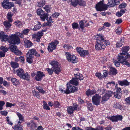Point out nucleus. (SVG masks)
I'll return each instance as SVG.
<instances>
[{
  "instance_id": "obj_64",
  "label": "nucleus",
  "mask_w": 130,
  "mask_h": 130,
  "mask_svg": "<svg viewBox=\"0 0 130 130\" xmlns=\"http://www.w3.org/2000/svg\"><path fill=\"white\" fill-rule=\"evenodd\" d=\"M72 130H83V129L80 128L78 126H75L73 127Z\"/></svg>"
},
{
  "instance_id": "obj_25",
  "label": "nucleus",
  "mask_w": 130,
  "mask_h": 130,
  "mask_svg": "<svg viewBox=\"0 0 130 130\" xmlns=\"http://www.w3.org/2000/svg\"><path fill=\"white\" fill-rule=\"evenodd\" d=\"M117 70L115 68L111 67L109 72V74L110 75H116L117 73Z\"/></svg>"
},
{
  "instance_id": "obj_63",
  "label": "nucleus",
  "mask_w": 130,
  "mask_h": 130,
  "mask_svg": "<svg viewBox=\"0 0 130 130\" xmlns=\"http://www.w3.org/2000/svg\"><path fill=\"white\" fill-rule=\"evenodd\" d=\"M126 4L125 3H122L119 6V8H124L126 6Z\"/></svg>"
},
{
  "instance_id": "obj_40",
  "label": "nucleus",
  "mask_w": 130,
  "mask_h": 130,
  "mask_svg": "<svg viewBox=\"0 0 130 130\" xmlns=\"http://www.w3.org/2000/svg\"><path fill=\"white\" fill-rule=\"evenodd\" d=\"M10 51L13 53H14L18 49L17 46L13 45H11L10 47Z\"/></svg>"
},
{
  "instance_id": "obj_61",
  "label": "nucleus",
  "mask_w": 130,
  "mask_h": 130,
  "mask_svg": "<svg viewBox=\"0 0 130 130\" xmlns=\"http://www.w3.org/2000/svg\"><path fill=\"white\" fill-rule=\"evenodd\" d=\"M29 29H26L24 30L22 32V33L25 35L27 34L28 33L29 31Z\"/></svg>"
},
{
  "instance_id": "obj_39",
  "label": "nucleus",
  "mask_w": 130,
  "mask_h": 130,
  "mask_svg": "<svg viewBox=\"0 0 130 130\" xmlns=\"http://www.w3.org/2000/svg\"><path fill=\"white\" fill-rule=\"evenodd\" d=\"M78 0H71V5L74 7L78 4Z\"/></svg>"
},
{
  "instance_id": "obj_57",
  "label": "nucleus",
  "mask_w": 130,
  "mask_h": 130,
  "mask_svg": "<svg viewBox=\"0 0 130 130\" xmlns=\"http://www.w3.org/2000/svg\"><path fill=\"white\" fill-rule=\"evenodd\" d=\"M0 49L3 52L5 53L7 52L8 50V49L7 47H4L3 46H1L0 48Z\"/></svg>"
},
{
  "instance_id": "obj_22",
  "label": "nucleus",
  "mask_w": 130,
  "mask_h": 130,
  "mask_svg": "<svg viewBox=\"0 0 130 130\" xmlns=\"http://www.w3.org/2000/svg\"><path fill=\"white\" fill-rule=\"evenodd\" d=\"M118 84L121 86H127L130 84V82L127 81L126 80L123 81H118Z\"/></svg>"
},
{
  "instance_id": "obj_46",
  "label": "nucleus",
  "mask_w": 130,
  "mask_h": 130,
  "mask_svg": "<svg viewBox=\"0 0 130 130\" xmlns=\"http://www.w3.org/2000/svg\"><path fill=\"white\" fill-rule=\"evenodd\" d=\"M17 115L19 117L20 120L19 121L20 122V121H23V117L21 113L19 112H17Z\"/></svg>"
},
{
  "instance_id": "obj_38",
  "label": "nucleus",
  "mask_w": 130,
  "mask_h": 130,
  "mask_svg": "<svg viewBox=\"0 0 130 130\" xmlns=\"http://www.w3.org/2000/svg\"><path fill=\"white\" fill-rule=\"evenodd\" d=\"M41 26L40 23L38 22L37 24L35 25L33 29L34 30L36 31L39 29L41 27Z\"/></svg>"
},
{
  "instance_id": "obj_58",
  "label": "nucleus",
  "mask_w": 130,
  "mask_h": 130,
  "mask_svg": "<svg viewBox=\"0 0 130 130\" xmlns=\"http://www.w3.org/2000/svg\"><path fill=\"white\" fill-rule=\"evenodd\" d=\"M96 76L99 79H101L103 78V76L100 73H96Z\"/></svg>"
},
{
  "instance_id": "obj_19",
  "label": "nucleus",
  "mask_w": 130,
  "mask_h": 130,
  "mask_svg": "<svg viewBox=\"0 0 130 130\" xmlns=\"http://www.w3.org/2000/svg\"><path fill=\"white\" fill-rule=\"evenodd\" d=\"M45 76L43 72L40 71H38L37 75L35 77V79L37 81H40L42 77Z\"/></svg>"
},
{
  "instance_id": "obj_27",
  "label": "nucleus",
  "mask_w": 130,
  "mask_h": 130,
  "mask_svg": "<svg viewBox=\"0 0 130 130\" xmlns=\"http://www.w3.org/2000/svg\"><path fill=\"white\" fill-rule=\"evenodd\" d=\"M96 93V91L95 90H91L89 89L86 91V94L88 96L94 94Z\"/></svg>"
},
{
  "instance_id": "obj_37",
  "label": "nucleus",
  "mask_w": 130,
  "mask_h": 130,
  "mask_svg": "<svg viewBox=\"0 0 130 130\" xmlns=\"http://www.w3.org/2000/svg\"><path fill=\"white\" fill-rule=\"evenodd\" d=\"M122 93L119 92H115L114 93V95L115 97L118 99H120L121 98Z\"/></svg>"
},
{
  "instance_id": "obj_20",
  "label": "nucleus",
  "mask_w": 130,
  "mask_h": 130,
  "mask_svg": "<svg viewBox=\"0 0 130 130\" xmlns=\"http://www.w3.org/2000/svg\"><path fill=\"white\" fill-rule=\"evenodd\" d=\"M97 36L98 37H97L98 38H99V39H100V40L104 41V43L107 46L110 44V42L108 41H104V39L103 38V36L102 34H97Z\"/></svg>"
},
{
  "instance_id": "obj_21",
  "label": "nucleus",
  "mask_w": 130,
  "mask_h": 130,
  "mask_svg": "<svg viewBox=\"0 0 130 130\" xmlns=\"http://www.w3.org/2000/svg\"><path fill=\"white\" fill-rule=\"evenodd\" d=\"M9 22H8V21H4V22L3 24L5 27V30L6 32L9 31L10 30L11 24Z\"/></svg>"
},
{
  "instance_id": "obj_53",
  "label": "nucleus",
  "mask_w": 130,
  "mask_h": 130,
  "mask_svg": "<svg viewBox=\"0 0 130 130\" xmlns=\"http://www.w3.org/2000/svg\"><path fill=\"white\" fill-rule=\"evenodd\" d=\"M59 90L63 93H66V94H68L67 93V89L66 90L65 89L63 88L60 87L59 88Z\"/></svg>"
},
{
  "instance_id": "obj_31",
  "label": "nucleus",
  "mask_w": 130,
  "mask_h": 130,
  "mask_svg": "<svg viewBox=\"0 0 130 130\" xmlns=\"http://www.w3.org/2000/svg\"><path fill=\"white\" fill-rule=\"evenodd\" d=\"M124 39L123 38H122L121 40L116 44V46L117 47H121L123 44L124 42Z\"/></svg>"
},
{
  "instance_id": "obj_12",
  "label": "nucleus",
  "mask_w": 130,
  "mask_h": 130,
  "mask_svg": "<svg viewBox=\"0 0 130 130\" xmlns=\"http://www.w3.org/2000/svg\"><path fill=\"white\" fill-rule=\"evenodd\" d=\"M37 15L40 16L41 19L43 21H44L45 19V17L47 16L46 13H45L41 9L39 8L38 9L37 11Z\"/></svg>"
},
{
  "instance_id": "obj_15",
  "label": "nucleus",
  "mask_w": 130,
  "mask_h": 130,
  "mask_svg": "<svg viewBox=\"0 0 130 130\" xmlns=\"http://www.w3.org/2000/svg\"><path fill=\"white\" fill-rule=\"evenodd\" d=\"M43 34L42 32H38L37 34H34L32 35V38L36 41L39 42L40 39L43 35Z\"/></svg>"
},
{
  "instance_id": "obj_4",
  "label": "nucleus",
  "mask_w": 130,
  "mask_h": 130,
  "mask_svg": "<svg viewBox=\"0 0 130 130\" xmlns=\"http://www.w3.org/2000/svg\"><path fill=\"white\" fill-rule=\"evenodd\" d=\"M104 0L100 1L96 5L95 8L97 11H105L107 8V6L103 3Z\"/></svg>"
},
{
  "instance_id": "obj_60",
  "label": "nucleus",
  "mask_w": 130,
  "mask_h": 130,
  "mask_svg": "<svg viewBox=\"0 0 130 130\" xmlns=\"http://www.w3.org/2000/svg\"><path fill=\"white\" fill-rule=\"evenodd\" d=\"M119 62H120L119 61ZM115 66L117 67H119L120 65V62H119L117 60H115L113 62Z\"/></svg>"
},
{
  "instance_id": "obj_6",
  "label": "nucleus",
  "mask_w": 130,
  "mask_h": 130,
  "mask_svg": "<svg viewBox=\"0 0 130 130\" xmlns=\"http://www.w3.org/2000/svg\"><path fill=\"white\" fill-rule=\"evenodd\" d=\"M66 55L67 59L69 61L75 63H76L77 61V59L76 57L73 54H70L69 52H66Z\"/></svg>"
},
{
  "instance_id": "obj_28",
  "label": "nucleus",
  "mask_w": 130,
  "mask_h": 130,
  "mask_svg": "<svg viewBox=\"0 0 130 130\" xmlns=\"http://www.w3.org/2000/svg\"><path fill=\"white\" fill-rule=\"evenodd\" d=\"M21 122L19 121L18 124L13 128L15 130H23L22 126L20 125Z\"/></svg>"
},
{
  "instance_id": "obj_7",
  "label": "nucleus",
  "mask_w": 130,
  "mask_h": 130,
  "mask_svg": "<svg viewBox=\"0 0 130 130\" xmlns=\"http://www.w3.org/2000/svg\"><path fill=\"white\" fill-rule=\"evenodd\" d=\"M76 50L77 52L82 57H85L86 56L88 55L89 52L88 50H83V49L80 47H77Z\"/></svg>"
},
{
  "instance_id": "obj_42",
  "label": "nucleus",
  "mask_w": 130,
  "mask_h": 130,
  "mask_svg": "<svg viewBox=\"0 0 130 130\" xmlns=\"http://www.w3.org/2000/svg\"><path fill=\"white\" fill-rule=\"evenodd\" d=\"M14 24L16 26L18 27H21L22 25V22L19 20L15 21L14 22Z\"/></svg>"
},
{
  "instance_id": "obj_17",
  "label": "nucleus",
  "mask_w": 130,
  "mask_h": 130,
  "mask_svg": "<svg viewBox=\"0 0 130 130\" xmlns=\"http://www.w3.org/2000/svg\"><path fill=\"white\" fill-rule=\"evenodd\" d=\"M119 3L120 2L118 0H109L107 5L109 7H112L119 4Z\"/></svg>"
},
{
  "instance_id": "obj_48",
  "label": "nucleus",
  "mask_w": 130,
  "mask_h": 130,
  "mask_svg": "<svg viewBox=\"0 0 130 130\" xmlns=\"http://www.w3.org/2000/svg\"><path fill=\"white\" fill-rule=\"evenodd\" d=\"M36 89L37 90L40 92L42 93V94H44L45 93V92L43 90L41 87H36Z\"/></svg>"
},
{
  "instance_id": "obj_34",
  "label": "nucleus",
  "mask_w": 130,
  "mask_h": 130,
  "mask_svg": "<svg viewBox=\"0 0 130 130\" xmlns=\"http://www.w3.org/2000/svg\"><path fill=\"white\" fill-rule=\"evenodd\" d=\"M13 14L11 12H8L7 14V19L9 22H11L12 21V17Z\"/></svg>"
},
{
  "instance_id": "obj_49",
  "label": "nucleus",
  "mask_w": 130,
  "mask_h": 130,
  "mask_svg": "<svg viewBox=\"0 0 130 130\" xmlns=\"http://www.w3.org/2000/svg\"><path fill=\"white\" fill-rule=\"evenodd\" d=\"M32 93L33 95L34 96H36L38 99L40 98V97L39 95V93L38 92L36 91L35 90H34L32 91Z\"/></svg>"
},
{
  "instance_id": "obj_45",
  "label": "nucleus",
  "mask_w": 130,
  "mask_h": 130,
  "mask_svg": "<svg viewBox=\"0 0 130 130\" xmlns=\"http://www.w3.org/2000/svg\"><path fill=\"white\" fill-rule=\"evenodd\" d=\"M45 11L47 12H49L51 9V7L48 5L45 6L43 8Z\"/></svg>"
},
{
  "instance_id": "obj_33",
  "label": "nucleus",
  "mask_w": 130,
  "mask_h": 130,
  "mask_svg": "<svg viewBox=\"0 0 130 130\" xmlns=\"http://www.w3.org/2000/svg\"><path fill=\"white\" fill-rule=\"evenodd\" d=\"M11 67L13 68H15L18 67L19 64L15 62L12 61L10 63Z\"/></svg>"
},
{
  "instance_id": "obj_11",
  "label": "nucleus",
  "mask_w": 130,
  "mask_h": 130,
  "mask_svg": "<svg viewBox=\"0 0 130 130\" xmlns=\"http://www.w3.org/2000/svg\"><path fill=\"white\" fill-rule=\"evenodd\" d=\"M2 5L4 8L8 9L13 7L14 4L12 2H10L8 0H4L2 3Z\"/></svg>"
},
{
  "instance_id": "obj_16",
  "label": "nucleus",
  "mask_w": 130,
  "mask_h": 130,
  "mask_svg": "<svg viewBox=\"0 0 130 130\" xmlns=\"http://www.w3.org/2000/svg\"><path fill=\"white\" fill-rule=\"evenodd\" d=\"M77 105L75 103L73 104L72 106H70L67 108V111L69 114H72L73 111L75 110H76L77 109Z\"/></svg>"
},
{
  "instance_id": "obj_55",
  "label": "nucleus",
  "mask_w": 130,
  "mask_h": 130,
  "mask_svg": "<svg viewBox=\"0 0 130 130\" xmlns=\"http://www.w3.org/2000/svg\"><path fill=\"white\" fill-rule=\"evenodd\" d=\"M88 108L89 110L91 111L93 110V107L92 104L91 103H87Z\"/></svg>"
},
{
  "instance_id": "obj_29",
  "label": "nucleus",
  "mask_w": 130,
  "mask_h": 130,
  "mask_svg": "<svg viewBox=\"0 0 130 130\" xmlns=\"http://www.w3.org/2000/svg\"><path fill=\"white\" fill-rule=\"evenodd\" d=\"M78 26V29H83L85 27L84 20H82L79 21Z\"/></svg>"
},
{
  "instance_id": "obj_3",
  "label": "nucleus",
  "mask_w": 130,
  "mask_h": 130,
  "mask_svg": "<svg viewBox=\"0 0 130 130\" xmlns=\"http://www.w3.org/2000/svg\"><path fill=\"white\" fill-rule=\"evenodd\" d=\"M16 72L17 75L21 78L28 81L29 80V75L27 72L24 73L23 70L21 68H19L17 70Z\"/></svg>"
},
{
  "instance_id": "obj_18",
  "label": "nucleus",
  "mask_w": 130,
  "mask_h": 130,
  "mask_svg": "<svg viewBox=\"0 0 130 130\" xmlns=\"http://www.w3.org/2000/svg\"><path fill=\"white\" fill-rule=\"evenodd\" d=\"M27 54L31 55H34L38 57H39L40 56L39 54L37 53L35 49L34 48L30 49Z\"/></svg>"
},
{
  "instance_id": "obj_41",
  "label": "nucleus",
  "mask_w": 130,
  "mask_h": 130,
  "mask_svg": "<svg viewBox=\"0 0 130 130\" xmlns=\"http://www.w3.org/2000/svg\"><path fill=\"white\" fill-rule=\"evenodd\" d=\"M113 107L114 108L117 109H119L122 110V107L121 106L119 103H116L114 105Z\"/></svg>"
},
{
  "instance_id": "obj_2",
  "label": "nucleus",
  "mask_w": 130,
  "mask_h": 130,
  "mask_svg": "<svg viewBox=\"0 0 130 130\" xmlns=\"http://www.w3.org/2000/svg\"><path fill=\"white\" fill-rule=\"evenodd\" d=\"M0 39L2 41H7L9 43L13 44H18L20 43L19 38L16 34L12 35L8 37L2 31L0 32Z\"/></svg>"
},
{
  "instance_id": "obj_47",
  "label": "nucleus",
  "mask_w": 130,
  "mask_h": 130,
  "mask_svg": "<svg viewBox=\"0 0 130 130\" xmlns=\"http://www.w3.org/2000/svg\"><path fill=\"white\" fill-rule=\"evenodd\" d=\"M78 4L81 6H84L86 5V2L82 0H78Z\"/></svg>"
},
{
  "instance_id": "obj_26",
  "label": "nucleus",
  "mask_w": 130,
  "mask_h": 130,
  "mask_svg": "<svg viewBox=\"0 0 130 130\" xmlns=\"http://www.w3.org/2000/svg\"><path fill=\"white\" fill-rule=\"evenodd\" d=\"M33 56L32 55H31L29 54H26V60L27 62L29 63H32V58Z\"/></svg>"
},
{
  "instance_id": "obj_13",
  "label": "nucleus",
  "mask_w": 130,
  "mask_h": 130,
  "mask_svg": "<svg viewBox=\"0 0 130 130\" xmlns=\"http://www.w3.org/2000/svg\"><path fill=\"white\" fill-rule=\"evenodd\" d=\"M98 39L97 40V44L95 45V48L97 50H104L105 48V46L103 44V43L100 41V39L98 38Z\"/></svg>"
},
{
  "instance_id": "obj_43",
  "label": "nucleus",
  "mask_w": 130,
  "mask_h": 130,
  "mask_svg": "<svg viewBox=\"0 0 130 130\" xmlns=\"http://www.w3.org/2000/svg\"><path fill=\"white\" fill-rule=\"evenodd\" d=\"M43 108L46 110H50V108L48 106L47 103L44 101L43 102Z\"/></svg>"
},
{
  "instance_id": "obj_14",
  "label": "nucleus",
  "mask_w": 130,
  "mask_h": 130,
  "mask_svg": "<svg viewBox=\"0 0 130 130\" xmlns=\"http://www.w3.org/2000/svg\"><path fill=\"white\" fill-rule=\"evenodd\" d=\"M67 93L69 94L70 92H73L77 90V88L72 86L69 83H68L67 85Z\"/></svg>"
},
{
  "instance_id": "obj_50",
  "label": "nucleus",
  "mask_w": 130,
  "mask_h": 130,
  "mask_svg": "<svg viewBox=\"0 0 130 130\" xmlns=\"http://www.w3.org/2000/svg\"><path fill=\"white\" fill-rule=\"evenodd\" d=\"M72 26L73 29H75L78 28V25L77 23H73L72 24Z\"/></svg>"
},
{
  "instance_id": "obj_44",
  "label": "nucleus",
  "mask_w": 130,
  "mask_h": 130,
  "mask_svg": "<svg viewBox=\"0 0 130 130\" xmlns=\"http://www.w3.org/2000/svg\"><path fill=\"white\" fill-rule=\"evenodd\" d=\"M45 4V1L44 0H42L38 3V5H37V6L40 7H41L43 6Z\"/></svg>"
},
{
  "instance_id": "obj_5",
  "label": "nucleus",
  "mask_w": 130,
  "mask_h": 130,
  "mask_svg": "<svg viewBox=\"0 0 130 130\" xmlns=\"http://www.w3.org/2000/svg\"><path fill=\"white\" fill-rule=\"evenodd\" d=\"M50 64L53 66L54 72L56 74H58L60 71L61 69L58 62L55 60L51 61Z\"/></svg>"
},
{
  "instance_id": "obj_62",
  "label": "nucleus",
  "mask_w": 130,
  "mask_h": 130,
  "mask_svg": "<svg viewBox=\"0 0 130 130\" xmlns=\"http://www.w3.org/2000/svg\"><path fill=\"white\" fill-rule=\"evenodd\" d=\"M103 77H105L107 76L108 75V71L107 70H103Z\"/></svg>"
},
{
  "instance_id": "obj_56",
  "label": "nucleus",
  "mask_w": 130,
  "mask_h": 130,
  "mask_svg": "<svg viewBox=\"0 0 130 130\" xmlns=\"http://www.w3.org/2000/svg\"><path fill=\"white\" fill-rule=\"evenodd\" d=\"M6 106L7 107H11L12 106H14L15 105V104H12L11 103L7 102L6 103Z\"/></svg>"
},
{
  "instance_id": "obj_32",
  "label": "nucleus",
  "mask_w": 130,
  "mask_h": 130,
  "mask_svg": "<svg viewBox=\"0 0 130 130\" xmlns=\"http://www.w3.org/2000/svg\"><path fill=\"white\" fill-rule=\"evenodd\" d=\"M70 84H71L75 86H77L78 84V82L77 80L75 78H73L71 80L69 83Z\"/></svg>"
},
{
  "instance_id": "obj_30",
  "label": "nucleus",
  "mask_w": 130,
  "mask_h": 130,
  "mask_svg": "<svg viewBox=\"0 0 130 130\" xmlns=\"http://www.w3.org/2000/svg\"><path fill=\"white\" fill-rule=\"evenodd\" d=\"M47 16L45 17V19L46 18V20L47 21V22L49 23H51L53 22V21H52L53 18L52 16L49 15L47 13H46Z\"/></svg>"
},
{
  "instance_id": "obj_54",
  "label": "nucleus",
  "mask_w": 130,
  "mask_h": 130,
  "mask_svg": "<svg viewBox=\"0 0 130 130\" xmlns=\"http://www.w3.org/2000/svg\"><path fill=\"white\" fill-rule=\"evenodd\" d=\"M46 70L47 71L48 74L50 75H52L54 71L53 69L52 70L51 69L47 68L46 69Z\"/></svg>"
},
{
  "instance_id": "obj_24",
  "label": "nucleus",
  "mask_w": 130,
  "mask_h": 130,
  "mask_svg": "<svg viewBox=\"0 0 130 130\" xmlns=\"http://www.w3.org/2000/svg\"><path fill=\"white\" fill-rule=\"evenodd\" d=\"M24 45L27 48H29L33 45V44L29 40H25L24 42Z\"/></svg>"
},
{
  "instance_id": "obj_36",
  "label": "nucleus",
  "mask_w": 130,
  "mask_h": 130,
  "mask_svg": "<svg viewBox=\"0 0 130 130\" xmlns=\"http://www.w3.org/2000/svg\"><path fill=\"white\" fill-rule=\"evenodd\" d=\"M115 84V83L114 82H109L107 84L106 87L107 88H110L114 86Z\"/></svg>"
},
{
  "instance_id": "obj_23",
  "label": "nucleus",
  "mask_w": 130,
  "mask_h": 130,
  "mask_svg": "<svg viewBox=\"0 0 130 130\" xmlns=\"http://www.w3.org/2000/svg\"><path fill=\"white\" fill-rule=\"evenodd\" d=\"M31 123H27V125L30 127L31 129H34L37 126V124L34 123L33 121H31Z\"/></svg>"
},
{
  "instance_id": "obj_52",
  "label": "nucleus",
  "mask_w": 130,
  "mask_h": 130,
  "mask_svg": "<svg viewBox=\"0 0 130 130\" xmlns=\"http://www.w3.org/2000/svg\"><path fill=\"white\" fill-rule=\"evenodd\" d=\"M117 33L118 35L120 34L122 32V30L121 27H119L116 30Z\"/></svg>"
},
{
  "instance_id": "obj_8",
  "label": "nucleus",
  "mask_w": 130,
  "mask_h": 130,
  "mask_svg": "<svg viewBox=\"0 0 130 130\" xmlns=\"http://www.w3.org/2000/svg\"><path fill=\"white\" fill-rule=\"evenodd\" d=\"M101 98V96L98 94H96L93 96L92 99L93 103L96 105H99L100 102Z\"/></svg>"
},
{
  "instance_id": "obj_9",
  "label": "nucleus",
  "mask_w": 130,
  "mask_h": 130,
  "mask_svg": "<svg viewBox=\"0 0 130 130\" xmlns=\"http://www.w3.org/2000/svg\"><path fill=\"white\" fill-rule=\"evenodd\" d=\"M58 43V42L57 40L49 43L47 48L48 50L50 52H52L53 50L56 48V46Z\"/></svg>"
},
{
  "instance_id": "obj_10",
  "label": "nucleus",
  "mask_w": 130,
  "mask_h": 130,
  "mask_svg": "<svg viewBox=\"0 0 130 130\" xmlns=\"http://www.w3.org/2000/svg\"><path fill=\"white\" fill-rule=\"evenodd\" d=\"M113 92L111 91H108L102 98L101 103L102 104L104 103L106 101L109 99V97L112 96Z\"/></svg>"
},
{
  "instance_id": "obj_59",
  "label": "nucleus",
  "mask_w": 130,
  "mask_h": 130,
  "mask_svg": "<svg viewBox=\"0 0 130 130\" xmlns=\"http://www.w3.org/2000/svg\"><path fill=\"white\" fill-rule=\"evenodd\" d=\"M110 119L113 122L117 121L116 116H113L110 118Z\"/></svg>"
},
{
  "instance_id": "obj_35",
  "label": "nucleus",
  "mask_w": 130,
  "mask_h": 130,
  "mask_svg": "<svg viewBox=\"0 0 130 130\" xmlns=\"http://www.w3.org/2000/svg\"><path fill=\"white\" fill-rule=\"evenodd\" d=\"M11 81L13 84L15 86L18 85L19 84L18 80L15 78H11Z\"/></svg>"
},
{
  "instance_id": "obj_1",
  "label": "nucleus",
  "mask_w": 130,
  "mask_h": 130,
  "mask_svg": "<svg viewBox=\"0 0 130 130\" xmlns=\"http://www.w3.org/2000/svg\"><path fill=\"white\" fill-rule=\"evenodd\" d=\"M129 48L128 46L122 47L121 49L122 52L118 54L117 58L118 61H120L121 63L128 67L130 66V64L128 62L130 58V55L127 53Z\"/></svg>"
},
{
  "instance_id": "obj_51",
  "label": "nucleus",
  "mask_w": 130,
  "mask_h": 130,
  "mask_svg": "<svg viewBox=\"0 0 130 130\" xmlns=\"http://www.w3.org/2000/svg\"><path fill=\"white\" fill-rule=\"evenodd\" d=\"M63 47L65 50L71 49L72 48L71 46H70L68 44H65L63 46Z\"/></svg>"
}]
</instances>
